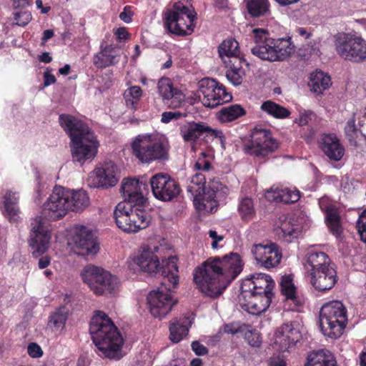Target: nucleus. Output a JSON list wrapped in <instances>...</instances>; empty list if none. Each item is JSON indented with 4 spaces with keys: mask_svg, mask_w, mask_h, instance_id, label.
Wrapping results in <instances>:
<instances>
[{
    "mask_svg": "<svg viewBox=\"0 0 366 366\" xmlns=\"http://www.w3.org/2000/svg\"><path fill=\"white\" fill-rule=\"evenodd\" d=\"M243 265L237 253L209 257L194 270V280L202 293L217 297L237 277Z\"/></svg>",
    "mask_w": 366,
    "mask_h": 366,
    "instance_id": "obj_1",
    "label": "nucleus"
},
{
    "mask_svg": "<svg viewBox=\"0 0 366 366\" xmlns=\"http://www.w3.org/2000/svg\"><path fill=\"white\" fill-rule=\"evenodd\" d=\"M59 122L71 139L73 160L82 164L92 159L97 153L98 142L89 127L69 114H60Z\"/></svg>",
    "mask_w": 366,
    "mask_h": 366,
    "instance_id": "obj_2",
    "label": "nucleus"
},
{
    "mask_svg": "<svg viewBox=\"0 0 366 366\" xmlns=\"http://www.w3.org/2000/svg\"><path fill=\"white\" fill-rule=\"evenodd\" d=\"M89 332L93 342L101 352L100 356L119 360L122 355L123 338L111 318L102 311H97L90 323Z\"/></svg>",
    "mask_w": 366,
    "mask_h": 366,
    "instance_id": "obj_3",
    "label": "nucleus"
},
{
    "mask_svg": "<svg viewBox=\"0 0 366 366\" xmlns=\"http://www.w3.org/2000/svg\"><path fill=\"white\" fill-rule=\"evenodd\" d=\"M178 267L174 259L168 262L161 273L160 286L149 292L147 302L151 314L156 318L164 317L177 304L169 292L174 289L179 282Z\"/></svg>",
    "mask_w": 366,
    "mask_h": 366,
    "instance_id": "obj_4",
    "label": "nucleus"
},
{
    "mask_svg": "<svg viewBox=\"0 0 366 366\" xmlns=\"http://www.w3.org/2000/svg\"><path fill=\"white\" fill-rule=\"evenodd\" d=\"M252 34L254 45L251 53L263 61H283L295 51L290 37L274 39L264 29H254Z\"/></svg>",
    "mask_w": 366,
    "mask_h": 366,
    "instance_id": "obj_5",
    "label": "nucleus"
},
{
    "mask_svg": "<svg viewBox=\"0 0 366 366\" xmlns=\"http://www.w3.org/2000/svg\"><path fill=\"white\" fill-rule=\"evenodd\" d=\"M131 149L132 154L144 164L169 159L168 147L154 134L137 135L131 142Z\"/></svg>",
    "mask_w": 366,
    "mask_h": 366,
    "instance_id": "obj_6",
    "label": "nucleus"
},
{
    "mask_svg": "<svg viewBox=\"0 0 366 366\" xmlns=\"http://www.w3.org/2000/svg\"><path fill=\"white\" fill-rule=\"evenodd\" d=\"M347 322V310L341 302H329L321 307L320 326L324 335L337 339L342 334Z\"/></svg>",
    "mask_w": 366,
    "mask_h": 366,
    "instance_id": "obj_7",
    "label": "nucleus"
},
{
    "mask_svg": "<svg viewBox=\"0 0 366 366\" xmlns=\"http://www.w3.org/2000/svg\"><path fill=\"white\" fill-rule=\"evenodd\" d=\"M197 13L191 5L182 1L173 4L164 13L165 25L168 30L179 36L190 34L195 26Z\"/></svg>",
    "mask_w": 366,
    "mask_h": 366,
    "instance_id": "obj_8",
    "label": "nucleus"
},
{
    "mask_svg": "<svg viewBox=\"0 0 366 366\" xmlns=\"http://www.w3.org/2000/svg\"><path fill=\"white\" fill-rule=\"evenodd\" d=\"M337 54L342 59L354 63L366 61V40L356 33L341 32L334 36Z\"/></svg>",
    "mask_w": 366,
    "mask_h": 366,
    "instance_id": "obj_9",
    "label": "nucleus"
},
{
    "mask_svg": "<svg viewBox=\"0 0 366 366\" xmlns=\"http://www.w3.org/2000/svg\"><path fill=\"white\" fill-rule=\"evenodd\" d=\"M116 224L127 233H134L149 225L147 213L144 210L134 209L128 202H119L114 211Z\"/></svg>",
    "mask_w": 366,
    "mask_h": 366,
    "instance_id": "obj_10",
    "label": "nucleus"
},
{
    "mask_svg": "<svg viewBox=\"0 0 366 366\" xmlns=\"http://www.w3.org/2000/svg\"><path fill=\"white\" fill-rule=\"evenodd\" d=\"M81 275L85 282L95 294L112 293L118 287L119 281L116 276L102 268L89 264L81 271Z\"/></svg>",
    "mask_w": 366,
    "mask_h": 366,
    "instance_id": "obj_11",
    "label": "nucleus"
},
{
    "mask_svg": "<svg viewBox=\"0 0 366 366\" xmlns=\"http://www.w3.org/2000/svg\"><path fill=\"white\" fill-rule=\"evenodd\" d=\"M279 147L268 129H254L249 137L242 139V149L247 154L265 157Z\"/></svg>",
    "mask_w": 366,
    "mask_h": 366,
    "instance_id": "obj_12",
    "label": "nucleus"
},
{
    "mask_svg": "<svg viewBox=\"0 0 366 366\" xmlns=\"http://www.w3.org/2000/svg\"><path fill=\"white\" fill-rule=\"evenodd\" d=\"M199 98L206 107L214 108L232 100L225 87L213 79L205 78L199 83Z\"/></svg>",
    "mask_w": 366,
    "mask_h": 366,
    "instance_id": "obj_13",
    "label": "nucleus"
},
{
    "mask_svg": "<svg viewBox=\"0 0 366 366\" xmlns=\"http://www.w3.org/2000/svg\"><path fill=\"white\" fill-rule=\"evenodd\" d=\"M149 183L154 197L161 201H171L181 192L179 183L167 174H154L150 178Z\"/></svg>",
    "mask_w": 366,
    "mask_h": 366,
    "instance_id": "obj_14",
    "label": "nucleus"
},
{
    "mask_svg": "<svg viewBox=\"0 0 366 366\" xmlns=\"http://www.w3.org/2000/svg\"><path fill=\"white\" fill-rule=\"evenodd\" d=\"M71 244L74 252L79 256H94L99 249L92 231L84 226L74 228Z\"/></svg>",
    "mask_w": 366,
    "mask_h": 366,
    "instance_id": "obj_15",
    "label": "nucleus"
},
{
    "mask_svg": "<svg viewBox=\"0 0 366 366\" xmlns=\"http://www.w3.org/2000/svg\"><path fill=\"white\" fill-rule=\"evenodd\" d=\"M31 227L29 246L33 255L38 257L49 249L51 236L45 226V219L41 217L34 218Z\"/></svg>",
    "mask_w": 366,
    "mask_h": 366,
    "instance_id": "obj_16",
    "label": "nucleus"
},
{
    "mask_svg": "<svg viewBox=\"0 0 366 366\" xmlns=\"http://www.w3.org/2000/svg\"><path fill=\"white\" fill-rule=\"evenodd\" d=\"M251 252L257 263L267 269L276 267L282 259L279 246L269 241L254 244Z\"/></svg>",
    "mask_w": 366,
    "mask_h": 366,
    "instance_id": "obj_17",
    "label": "nucleus"
},
{
    "mask_svg": "<svg viewBox=\"0 0 366 366\" xmlns=\"http://www.w3.org/2000/svg\"><path fill=\"white\" fill-rule=\"evenodd\" d=\"M68 197L66 189L55 187L48 200L44 205V210L48 212L50 219L54 220L64 217L68 212Z\"/></svg>",
    "mask_w": 366,
    "mask_h": 366,
    "instance_id": "obj_18",
    "label": "nucleus"
},
{
    "mask_svg": "<svg viewBox=\"0 0 366 366\" xmlns=\"http://www.w3.org/2000/svg\"><path fill=\"white\" fill-rule=\"evenodd\" d=\"M206 179L202 173H197L193 175L187 183V190L191 193L194 197V204L199 211H204L207 212H213L214 202L206 200V197L202 195L204 194Z\"/></svg>",
    "mask_w": 366,
    "mask_h": 366,
    "instance_id": "obj_19",
    "label": "nucleus"
},
{
    "mask_svg": "<svg viewBox=\"0 0 366 366\" xmlns=\"http://www.w3.org/2000/svg\"><path fill=\"white\" fill-rule=\"evenodd\" d=\"M241 295L244 298V301L241 303L242 307L253 315H258L265 312L274 297V295L251 290L248 292L242 291Z\"/></svg>",
    "mask_w": 366,
    "mask_h": 366,
    "instance_id": "obj_20",
    "label": "nucleus"
},
{
    "mask_svg": "<svg viewBox=\"0 0 366 366\" xmlns=\"http://www.w3.org/2000/svg\"><path fill=\"white\" fill-rule=\"evenodd\" d=\"M159 250V247L158 246H143L139 254L135 259L136 264L143 272L152 274L161 270L162 273L163 267L167 265L168 262L172 259L175 261V259L174 257L169 258L167 263L161 267L159 257L157 254ZM174 262L176 263V262Z\"/></svg>",
    "mask_w": 366,
    "mask_h": 366,
    "instance_id": "obj_21",
    "label": "nucleus"
},
{
    "mask_svg": "<svg viewBox=\"0 0 366 366\" xmlns=\"http://www.w3.org/2000/svg\"><path fill=\"white\" fill-rule=\"evenodd\" d=\"M147 191L148 184L142 179H127L122 182L121 192L124 202L129 204L143 205L145 202L144 192Z\"/></svg>",
    "mask_w": 366,
    "mask_h": 366,
    "instance_id": "obj_22",
    "label": "nucleus"
},
{
    "mask_svg": "<svg viewBox=\"0 0 366 366\" xmlns=\"http://www.w3.org/2000/svg\"><path fill=\"white\" fill-rule=\"evenodd\" d=\"M157 89L163 103L171 109L179 108L185 102V94L182 90L174 87L169 78H161L158 81Z\"/></svg>",
    "mask_w": 366,
    "mask_h": 366,
    "instance_id": "obj_23",
    "label": "nucleus"
},
{
    "mask_svg": "<svg viewBox=\"0 0 366 366\" xmlns=\"http://www.w3.org/2000/svg\"><path fill=\"white\" fill-rule=\"evenodd\" d=\"M274 287V282L270 276L263 273H255L243 280L241 290L242 292L251 290L274 295L272 292Z\"/></svg>",
    "mask_w": 366,
    "mask_h": 366,
    "instance_id": "obj_24",
    "label": "nucleus"
},
{
    "mask_svg": "<svg viewBox=\"0 0 366 366\" xmlns=\"http://www.w3.org/2000/svg\"><path fill=\"white\" fill-rule=\"evenodd\" d=\"M116 172L117 167L112 162H107L102 167L97 168L91 176L94 186L102 188L114 186L118 182Z\"/></svg>",
    "mask_w": 366,
    "mask_h": 366,
    "instance_id": "obj_25",
    "label": "nucleus"
},
{
    "mask_svg": "<svg viewBox=\"0 0 366 366\" xmlns=\"http://www.w3.org/2000/svg\"><path fill=\"white\" fill-rule=\"evenodd\" d=\"M301 338L300 332L294 324H283L275 335V342L280 344L282 351L287 350L291 346L295 345Z\"/></svg>",
    "mask_w": 366,
    "mask_h": 366,
    "instance_id": "obj_26",
    "label": "nucleus"
},
{
    "mask_svg": "<svg viewBox=\"0 0 366 366\" xmlns=\"http://www.w3.org/2000/svg\"><path fill=\"white\" fill-rule=\"evenodd\" d=\"M310 283L320 292H325L333 288L337 281L336 269L334 267L327 268L324 271H318L316 273L312 272Z\"/></svg>",
    "mask_w": 366,
    "mask_h": 366,
    "instance_id": "obj_27",
    "label": "nucleus"
},
{
    "mask_svg": "<svg viewBox=\"0 0 366 366\" xmlns=\"http://www.w3.org/2000/svg\"><path fill=\"white\" fill-rule=\"evenodd\" d=\"M305 267L309 275H311L312 272L324 271L327 268L334 267L335 265L326 253L312 252L307 254Z\"/></svg>",
    "mask_w": 366,
    "mask_h": 366,
    "instance_id": "obj_28",
    "label": "nucleus"
},
{
    "mask_svg": "<svg viewBox=\"0 0 366 366\" xmlns=\"http://www.w3.org/2000/svg\"><path fill=\"white\" fill-rule=\"evenodd\" d=\"M320 147L325 154L331 160L339 161L345 154L344 147L336 135L333 134L322 136Z\"/></svg>",
    "mask_w": 366,
    "mask_h": 366,
    "instance_id": "obj_29",
    "label": "nucleus"
},
{
    "mask_svg": "<svg viewBox=\"0 0 366 366\" xmlns=\"http://www.w3.org/2000/svg\"><path fill=\"white\" fill-rule=\"evenodd\" d=\"M100 49V51L93 58V64L97 68L104 69L119 62V52L116 47L112 45H101Z\"/></svg>",
    "mask_w": 366,
    "mask_h": 366,
    "instance_id": "obj_30",
    "label": "nucleus"
},
{
    "mask_svg": "<svg viewBox=\"0 0 366 366\" xmlns=\"http://www.w3.org/2000/svg\"><path fill=\"white\" fill-rule=\"evenodd\" d=\"M210 127L204 122H190L180 127V134L185 142H194Z\"/></svg>",
    "mask_w": 366,
    "mask_h": 366,
    "instance_id": "obj_31",
    "label": "nucleus"
},
{
    "mask_svg": "<svg viewBox=\"0 0 366 366\" xmlns=\"http://www.w3.org/2000/svg\"><path fill=\"white\" fill-rule=\"evenodd\" d=\"M266 197L269 200L290 204L297 202L300 195L296 189L272 187L266 192Z\"/></svg>",
    "mask_w": 366,
    "mask_h": 366,
    "instance_id": "obj_32",
    "label": "nucleus"
},
{
    "mask_svg": "<svg viewBox=\"0 0 366 366\" xmlns=\"http://www.w3.org/2000/svg\"><path fill=\"white\" fill-rule=\"evenodd\" d=\"M305 366H339L335 355L327 350L312 351L307 357Z\"/></svg>",
    "mask_w": 366,
    "mask_h": 366,
    "instance_id": "obj_33",
    "label": "nucleus"
},
{
    "mask_svg": "<svg viewBox=\"0 0 366 366\" xmlns=\"http://www.w3.org/2000/svg\"><path fill=\"white\" fill-rule=\"evenodd\" d=\"M191 325L192 321L188 317L174 318L170 323V340L175 343L180 342L188 334Z\"/></svg>",
    "mask_w": 366,
    "mask_h": 366,
    "instance_id": "obj_34",
    "label": "nucleus"
},
{
    "mask_svg": "<svg viewBox=\"0 0 366 366\" xmlns=\"http://www.w3.org/2000/svg\"><path fill=\"white\" fill-rule=\"evenodd\" d=\"M68 197V211H83L89 204V199L84 190L73 191L66 189Z\"/></svg>",
    "mask_w": 366,
    "mask_h": 366,
    "instance_id": "obj_35",
    "label": "nucleus"
},
{
    "mask_svg": "<svg viewBox=\"0 0 366 366\" xmlns=\"http://www.w3.org/2000/svg\"><path fill=\"white\" fill-rule=\"evenodd\" d=\"M248 15L253 18L268 16L270 13V4L269 0H244Z\"/></svg>",
    "mask_w": 366,
    "mask_h": 366,
    "instance_id": "obj_36",
    "label": "nucleus"
},
{
    "mask_svg": "<svg viewBox=\"0 0 366 366\" xmlns=\"http://www.w3.org/2000/svg\"><path fill=\"white\" fill-rule=\"evenodd\" d=\"M280 219L281 221L280 229L286 241L292 242L293 239L297 238L300 236L301 233V227L299 224L294 223V217L288 218L282 216Z\"/></svg>",
    "mask_w": 366,
    "mask_h": 366,
    "instance_id": "obj_37",
    "label": "nucleus"
},
{
    "mask_svg": "<svg viewBox=\"0 0 366 366\" xmlns=\"http://www.w3.org/2000/svg\"><path fill=\"white\" fill-rule=\"evenodd\" d=\"M309 86L314 93L322 94L331 84V79L321 71H316L310 74Z\"/></svg>",
    "mask_w": 366,
    "mask_h": 366,
    "instance_id": "obj_38",
    "label": "nucleus"
},
{
    "mask_svg": "<svg viewBox=\"0 0 366 366\" xmlns=\"http://www.w3.org/2000/svg\"><path fill=\"white\" fill-rule=\"evenodd\" d=\"M228 189L223 186L219 180H212L209 183L207 192H204V197H206V200L214 202L213 212L216 211L217 202L223 199Z\"/></svg>",
    "mask_w": 366,
    "mask_h": 366,
    "instance_id": "obj_39",
    "label": "nucleus"
},
{
    "mask_svg": "<svg viewBox=\"0 0 366 366\" xmlns=\"http://www.w3.org/2000/svg\"><path fill=\"white\" fill-rule=\"evenodd\" d=\"M245 114V110L239 104L223 107L219 112V118L222 122H229L238 119Z\"/></svg>",
    "mask_w": 366,
    "mask_h": 366,
    "instance_id": "obj_40",
    "label": "nucleus"
},
{
    "mask_svg": "<svg viewBox=\"0 0 366 366\" xmlns=\"http://www.w3.org/2000/svg\"><path fill=\"white\" fill-rule=\"evenodd\" d=\"M280 287L282 295L286 297L287 300H291L295 306L301 305L300 301L296 296V288L290 277H282Z\"/></svg>",
    "mask_w": 366,
    "mask_h": 366,
    "instance_id": "obj_41",
    "label": "nucleus"
},
{
    "mask_svg": "<svg viewBox=\"0 0 366 366\" xmlns=\"http://www.w3.org/2000/svg\"><path fill=\"white\" fill-rule=\"evenodd\" d=\"M261 109L268 114L277 119L287 118L290 115V112L287 108L269 100L264 102L262 104Z\"/></svg>",
    "mask_w": 366,
    "mask_h": 366,
    "instance_id": "obj_42",
    "label": "nucleus"
},
{
    "mask_svg": "<svg viewBox=\"0 0 366 366\" xmlns=\"http://www.w3.org/2000/svg\"><path fill=\"white\" fill-rule=\"evenodd\" d=\"M218 53L222 60L235 56L239 54V43L234 39H226L218 47Z\"/></svg>",
    "mask_w": 366,
    "mask_h": 366,
    "instance_id": "obj_43",
    "label": "nucleus"
},
{
    "mask_svg": "<svg viewBox=\"0 0 366 366\" xmlns=\"http://www.w3.org/2000/svg\"><path fill=\"white\" fill-rule=\"evenodd\" d=\"M142 95V90L139 86H130L126 89L124 92V98L127 108L135 110Z\"/></svg>",
    "mask_w": 366,
    "mask_h": 366,
    "instance_id": "obj_44",
    "label": "nucleus"
},
{
    "mask_svg": "<svg viewBox=\"0 0 366 366\" xmlns=\"http://www.w3.org/2000/svg\"><path fill=\"white\" fill-rule=\"evenodd\" d=\"M68 313L64 307L57 309L49 317V325L56 330H61L65 326Z\"/></svg>",
    "mask_w": 366,
    "mask_h": 366,
    "instance_id": "obj_45",
    "label": "nucleus"
},
{
    "mask_svg": "<svg viewBox=\"0 0 366 366\" xmlns=\"http://www.w3.org/2000/svg\"><path fill=\"white\" fill-rule=\"evenodd\" d=\"M326 222L330 232L335 236L339 237L342 232V227L338 212L335 209H327Z\"/></svg>",
    "mask_w": 366,
    "mask_h": 366,
    "instance_id": "obj_46",
    "label": "nucleus"
},
{
    "mask_svg": "<svg viewBox=\"0 0 366 366\" xmlns=\"http://www.w3.org/2000/svg\"><path fill=\"white\" fill-rule=\"evenodd\" d=\"M238 210L242 218L245 221L252 219L255 215L253 201L248 197H245L240 201Z\"/></svg>",
    "mask_w": 366,
    "mask_h": 366,
    "instance_id": "obj_47",
    "label": "nucleus"
},
{
    "mask_svg": "<svg viewBox=\"0 0 366 366\" xmlns=\"http://www.w3.org/2000/svg\"><path fill=\"white\" fill-rule=\"evenodd\" d=\"M18 197L15 193L7 192L4 197V205L5 212L10 217H15L19 212Z\"/></svg>",
    "mask_w": 366,
    "mask_h": 366,
    "instance_id": "obj_48",
    "label": "nucleus"
},
{
    "mask_svg": "<svg viewBox=\"0 0 366 366\" xmlns=\"http://www.w3.org/2000/svg\"><path fill=\"white\" fill-rule=\"evenodd\" d=\"M244 337L248 344L254 347H260L262 344V338L260 334L257 330H250L245 329V331L243 332Z\"/></svg>",
    "mask_w": 366,
    "mask_h": 366,
    "instance_id": "obj_49",
    "label": "nucleus"
},
{
    "mask_svg": "<svg viewBox=\"0 0 366 366\" xmlns=\"http://www.w3.org/2000/svg\"><path fill=\"white\" fill-rule=\"evenodd\" d=\"M345 132L349 141L352 144H356V139L359 131L355 126V119L354 117L347 121L345 127Z\"/></svg>",
    "mask_w": 366,
    "mask_h": 366,
    "instance_id": "obj_50",
    "label": "nucleus"
},
{
    "mask_svg": "<svg viewBox=\"0 0 366 366\" xmlns=\"http://www.w3.org/2000/svg\"><path fill=\"white\" fill-rule=\"evenodd\" d=\"M244 70L228 69L226 72L227 79L235 86L240 85L244 76Z\"/></svg>",
    "mask_w": 366,
    "mask_h": 366,
    "instance_id": "obj_51",
    "label": "nucleus"
},
{
    "mask_svg": "<svg viewBox=\"0 0 366 366\" xmlns=\"http://www.w3.org/2000/svg\"><path fill=\"white\" fill-rule=\"evenodd\" d=\"M357 227L361 240L366 244V209H365L357 222Z\"/></svg>",
    "mask_w": 366,
    "mask_h": 366,
    "instance_id": "obj_52",
    "label": "nucleus"
},
{
    "mask_svg": "<svg viewBox=\"0 0 366 366\" xmlns=\"http://www.w3.org/2000/svg\"><path fill=\"white\" fill-rule=\"evenodd\" d=\"M187 113L175 112H164L162 114L161 121L163 123H169L172 120H177L182 117H187Z\"/></svg>",
    "mask_w": 366,
    "mask_h": 366,
    "instance_id": "obj_53",
    "label": "nucleus"
},
{
    "mask_svg": "<svg viewBox=\"0 0 366 366\" xmlns=\"http://www.w3.org/2000/svg\"><path fill=\"white\" fill-rule=\"evenodd\" d=\"M224 63L228 69L231 70H244L242 66V59L237 56L224 59Z\"/></svg>",
    "mask_w": 366,
    "mask_h": 366,
    "instance_id": "obj_54",
    "label": "nucleus"
},
{
    "mask_svg": "<svg viewBox=\"0 0 366 366\" xmlns=\"http://www.w3.org/2000/svg\"><path fill=\"white\" fill-rule=\"evenodd\" d=\"M247 327H249V326L246 325H239L237 323H230L224 325V332L232 335L243 333Z\"/></svg>",
    "mask_w": 366,
    "mask_h": 366,
    "instance_id": "obj_55",
    "label": "nucleus"
},
{
    "mask_svg": "<svg viewBox=\"0 0 366 366\" xmlns=\"http://www.w3.org/2000/svg\"><path fill=\"white\" fill-rule=\"evenodd\" d=\"M14 19L16 24L20 26H25L31 20V15L29 12H16L14 14Z\"/></svg>",
    "mask_w": 366,
    "mask_h": 366,
    "instance_id": "obj_56",
    "label": "nucleus"
},
{
    "mask_svg": "<svg viewBox=\"0 0 366 366\" xmlns=\"http://www.w3.org/2000/svg\"><path fill=\"white\" fill-rule=\"evenodd\" d=\"M27 352L31 357H39L43 355L40 346L34 342L30 343L28 345Z\"/></svg>",
    "mask_w": 366,
    "mask_h": 366,
    "instance_id": "obj_57",
    "label": "nucleus"
},
{
    "mask_svg": "<svg viewBox=\"0 0 366 366\" xmlns=\"http://www.w3.org/2000/svg\"><path fill=\"white\" fill-rule=\"evenodd\" d=\"M191 346H192V350L195 352V354L197 355H199V356L204 355L207 354V352H208L207 348L205 346H204L203 345H202L200 342H199L198 341L192 342Z\"/></svg>",
    "mask_w": 366,
    "mask_h": 366,
    "instance_id": "obj_58",
    "label": "nucleus"
},
{
    "mask_svg": "<svg viewBox=\"0 0 366 366\" xmlns=\"http://www.w3.org/2000/svg\"><path fill=\"white\" fill-rule=\"evenodd\" d=\"M132 11L130 10V6H125L124 11L120 13L119 18L125 23H129L132 21Z\"/></svg>",
    "mask_w": 366,
    "mask_h": 366,
    "instance_id": "obj_59",
    "label": "nucleus"
},
{
    "mask_svg": "<svg viewBox=\"0 0 366 366\" xmlns=\"http://www.w3.org/2000/svg\"><path fill=\"white\" fill-rule=\"evenodd\" d=\"M312 112H305L300 114L298 120L296 121L300 126H305L311 120Z\"/></svg>",
    "mask_w": 366,
    "mask_h": 366,
    "instance_id": "obj_60",
    "label": "nucleus"
},
{
    "mask_svg": "<svg viewBox=\"0 0 366 366\" xmlns=\"http://www.w3.org/2000/svg\"><path fill=\"white\" fill-rule=\"evenodd\" d=\"M56 82L55 76L48 71V69L44 72V86H48Z\"/></svg>",
    "mask_w": 366,
    "mask_h": 366,
    "instance_id": "obj_61",
    "label": "nucleus"
},
{
    "mask_svg": "<svg viewBox=\"0 0 366 366\" xmlns=\"http://www.w3.org/2000/svg\"><path fill=\"white\" fill-rule=\"evenodd\" d=\"M115 34L119 40L127 39L129 38L128 32L126 31L125 28L123 27L119 28Z\"/></svg>",
    "mask_w": 366,
    "mask_h": 366,
    "instance_id": "obj_62",
    "label": "nucleus"
},
{
    "mask_svg": "<svg viewBox=\"0 0 366 366\" xmlns=\"http://www.w3.org/2000/svg\"><path fill=\"white\" fill-rule=\"evenodd\" d=\"M270 366H286L285 362L283 359L280 357H272L269 360Z\"/></svg>",
    "mask_w": 366,
    "mask_h": 366,
    "instance_id": "obj_63",
    "label": "nucleus"
},
{
    "mask_svg": "<svg viewBox=\"0 0 366 366\" xmlns=\"http://www.w3.org/2000/svg\"><path fill=\"white\" fill-rule=\"evenodd\" d=\"M54 35L53 30L46 29L43 33L41 38V44H44L49 39H51Z\"/></svg>",
    "mask_w": 366,
    "mask_h": 366,
    "instance_id": "obj_64",
    "label": "nucleus"
}]
</instances>
